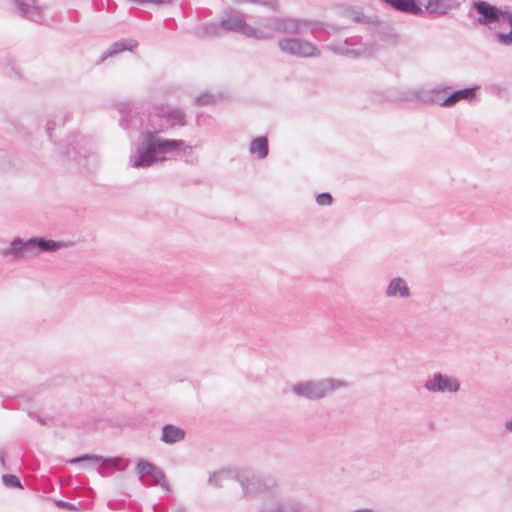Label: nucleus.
<instances>
[{
	"instance_id": "nucleus-1",
	"label": "nucleus",
	"mask_w": 512,
	"mask_h": 512,
	"mask_svg": "<svg viewBox=\"0 0 512 512\" xmlns=\"http://www.w3.org/2000/svg\"><path fill=\"white\" fill-rule=\"evenodd\" d=\"M166 119L168 126L184 127L187 124L186 114L180 108H171L166 105L155 107L154 113L149 115V126L141 132V141L136 145V151L130 156L129 163L134 168H148L158 162H163L165 154L184 151L185 141L181 139H167L158 136L164 131L162 124L156 121Z\"/></svg>"
},
{
	"instance_id": "nucleus-2",
	"label": "nucleus",
	"mask_w": 512,
	"mask_h": 512,
	"mask_svg": "<svg viewBox=\"0 0 512 512\" xmlns=\"http://www.w3.org/2000/svg\"><path fill=\"white\" fill-rule=\"evenodd\" d=\"M68 243L55 241L46 237H31L26 240L15 237L9 246L3 250L5 255H11L13 259L32 257L43 252H56L58 249L67 247Z\"/></svg>"
},
{
	"instance_id": "nucleus-3",
	"label": "nucleus",
	"mask_w": 512,
	"mask_h": 512,
	"mask_svg": "<svg viewBox=\"0 0 512 512\" xmlns=\"http://www.w3.org/2000/svg\"><path fill=\"white\" fill-rule=\"evenodd\" d=\"M274 23L276 24V33L300 34L305 28L309 29L310 32L320 40H324L326 36L334 35L339 32L337 26L317 20L276 17Z\"/></svg>"
},
{
	"instance_id": "nucleus-4",
	"label": "nucleus",
	"mask_w": 512,
	"mask_h": 512,
	"mask_svg": "<svg viewBox=\"0 0 512 512\" xmlns=\"http://www.w3.org/2000/svg\"><path fill=\"white\" fill-rule=\"evenodd\" d=\"M348 383L334 378H324L319 380H307L293 384L292 392L302 398L309 400H319L334 390L346 387Z\"/></svg>"
},
{
	"instance_id": "nucleus-5",
	"label": "nucleus",
	"mask_w": 512,
	"mask_h": 512,
	"mask_svg": "<svg viewBox=\"0 0 512 512\" xmlns=\"http://www.w3.org/2000/svg\"><path fill=\"white\" fill-rule=\"evenodd\" d=\"M82 462H89L90 467H97L98 473L103 476H110L114 471L123 472L125 471L130 461L124 460L120 457H104L96 454H82L67 460V464L75 465Z\"/></svg>"
},
{
	"instance_id": "nucleus-6",
	"label": "nucleus",
	"mask_w": 512,
	"mask_h": 512,
	"mask_svg": "<svg viewBox=\"0 0 512 512\" xmlns=\"http://www.w3.org/2000/svg\"><path fill=\"white\" fill-rule=\"evenodd\" d=\"M503 10L504 6H497L486 0H476L471 5L469 17H472L473 12L476 13L474 23L491 29L493 24L502 21Z\"/></svg>"
},
{
	"instance_id": "nucleus-7",
	"label": "nucleus",
	"mask_w": 512,
	"mask_h": 512,
	"mask_svg": "<svg viewBox=\"0 0 512 512\" xmlns=\"http://www.w3.org/2000/svg\"><path fill=\"white\" fill-rule=\"evenodd\" d=\"M135 471L138 474V480L146 486L160 485L167 492L171 491L169 483L166 481L165 473L154 463L147 459L140 458L135 465Z\"/></svg>"
},
{
	"instance_id": "nucleus-8",
	"label": "nucleus",
	"mask_w": 512,
	"mask_h": 512,
	"mask_svg": "<svg viewBox=\"0 0 512 512\" xmlns=\"http://www.w3.org/2000/svg\"><path fill=\"white\" fill-rule=\"evenodd\" d=\"M277 45L283 53L299 58L319 57L321 55L320 49L315 44L301 38L285 37L280 39Z\"/></svg>"
},
{
	"instance_id": "nucleus-9",
	"label": "nucleus",
	"mask_w": 512,
	"mask_h": 512,
	"mask_svg": "<svg viewBox=\"0 0 512 512\" xmlns=\"http://www.w3.org/2000/svg\"><path fill=\"white\" fill-rule=\"evenodd\" d=\"M220 26L222 30L238 33L247 38H250V35L255 33L253 26L246 22L245 15L235 9H229L224 12Z\"/></svg>"
},
{
	"instance_id": "nucleus-10",
	"label": "nucleus",
	"mask_w": 512,
	"mask_h": 512,
	"mask_svg": "<svg viewBox=\"0 0 512 512\" xmlns=\"http://www.w3.org/2000/svg\"><path fill=\"white\" fill-rule=\"evenodd\" d=\"M235 479L240 483L245 496L262 493L268 489L265 481L249 469L237 471Z\"/></svg>"
},
{
	"instance_id": "nucleus-11",
	"label": "nucleus",
	"mask_w": 512,
	"mask_h": 512,
	"mask_svg": "<svg viewBox=\"0 0 512 512\" xmlns=\"http://www.w3.org/2000/svg\"><path fill=\"white\" fill-rule=\"evenodd\" d=\"M424 388L433 393H456L460 390V382L454 377L436 372L424 383Z\"/></svg>"
},
{
	"instance_id": "nucleus-12",
	"label": "nucleus",
	"mask_w": 512,
	"mask_h": 512,
	"mask_svg": "<svg viewBox=\"0 0 512 512\" xmlns=\"http://www.w3.org/2000/svg\"><path fill=\"white\" fill-rule=\"evenodd\" d=\"M88 139L80 133H73L68 136L66 145L61 151L63 157L67 159L77 160L78 158H86L88 150L86 149Z\"/></svg>"
},
{
	"instance_id": "nucleus-13",
	"label": "nucleus",
	"mask_w": 512,
	"mask_h": 512,
	"mask_svg": "<svg viewBox=\"0 0 512 512\" xmlns=\"http://www.w3.org/2000/svg\"><path fill=\"white\" fill-rule=\"evenodd\" d=\"M461 0H427L424 8V15L427 13L434 17L447 15L450 11L458 9Z\"/></svg>"
},
{
	"instance_id": "nucleus-14",
	"label": "nucleus",
	"mask_w": 512,
	"mask_h": 512,
	"mask_svg": "<svg viewBox=\"0 0 512 512\" xmlns=\"http://www.w3.org/2000/svg\"><path fill=\"white\" fill-rule=\"evenodd\" d=\"M395 11L414 15L424 16V9L419 0H381Z\"/></svg>"
},
{
	"instance_id": "nucleus-15",
	"label": "nucleus",
	"mask_w": 512,
	"mask_h": 512,
	"mask_svg": "<svg viewBox=\"0 0 512 512\" xmlns=\"http://www.w3.org/2000/svg\"><path fill=\"white\" fill-rule=\"evenodd\" d=\"M138 42L131 38H122L118 41L113 42L109 48L104 51L97 61V64H102L107 58L115 56L124 51H133L137 48Z\"/></svg>"
},
{
	"instance_id": "nucleus-16",
	"label": "nucleus",
	"mask_w": 512,
	"mask_h": 512,
	"mask_svg": "<svg viewBox=\"0 0 512 512\" xmlns=\"http://www.w3.org/2000/svg\"><path fill=\"white\" fill-rule=\"evenodd\" d=\"M343 16L353 20L356 23L380 25L381 21L378 16H367L364 14L363 9L356 6H346L342 8Z\"/></svg>"
},
{
	"instance_id": "nucleus-17",
	"label": "nucleus",
	"mask_w": 512,
	"mask_h": 512,
	"mask_svg": "<svg viewBox=\"0 0 512 512\" xmlns=\"http://www.w3.org/2000/svg\"><path fill=\"white\" fill-rule=\"evenodd\" d=\"M276 17H266L260 22L259 27H253L255 31L254 35H250V38L255 40H270L276 34V24L274 21Z\"/></svg>"
},
{
	"instance_id": "nucleus-18",
	"label": "nucleus",
	"mask_w": 512,
	"mask_h": 512,
	"mask_svg": "<svg viewBox=\"0 0 512 512\" xmlns=\"http://www.w3.org/2000/svg\"><path fill=\"white\" fill-rule=\"evenodd\" d=\"M358 40L356 37L347 38L344 42L331 44L329 48L335 53L351 58H358L363 54V50L361 48H352V46L356 45Z\"/></svg>"
},
{
	"instance_id": "nucleus-19",
	"label": "nucleus",
	"mask_w": 512,
	"mask_h": 512,
	"mask_svg": "<svg viewBox=\"0 0 512 512\" xmlns=\"http://www.w3.org/2000/svg\"><path fill=\"white\" fill-rule=\"evenodd\" d=\"M185 436V430L168 423L162 426V434L160 440L166 444H175L184 440Z\"/></svg>"
},
{
	"instance_id": "nucleus-20",
	"label": "nucleus",
	"mask_w": 512,
	"mask_h": 512,
	"mask_svg": "<svg viewBox=\"0 0 512 512\" xmlns=\"http://www.w3.org/2000/svg\"><path fill=\"white\" fill-rule=\"evenodd\" d=\"M478 87H466L458 90H449L448 97L446 98V103L451 104V107L454 106L457 102L461 100L472 101L477 96Z\"/></svg>"
},
{
	"instance_id": "nucleus-21",
	"label": "nucleus",
	"mask_w": 512,
	"mask_h": 512,
	"mask_svg": "<svg viewBox=\"0 0 512 512\" xmlns=\"http://www.w3.org/2000/svg\"><path fill=\"white\" fill-rule=\"evenodd\" d=\"M385 293L388 297L407 298L410 296V289L403 278L395 277L390 280Z\"/></svg>"
},
{
	"instance_id": "nucleus-22",
	"label": "nucleus",
	"mask_w": 512,
	"mask_h": 512,
	"mask_svg": "<svg viewBox=\"0 0 512 512\" xmlns=\"http://www.w3.org/2000/svg\"><path fill=\"white\" fill-rule=\"evenodd\" d=\"M502 21H506L510 25L509 32L496 31L493 36L495 40L504 46L512 45V10L508 6H504Z\"/></svg>"
},
{
	"instance_id": "nucleus-23",
	"label": "nucleus",
	"mask_w": 512,
	"mask_h": 512,
	"mask_svg": "<svg viewBox=\"0 0 512 512\" xmlns=\"http://www.w3.org/2000/svg\"><path fill=\"white\" fill-rule=\"evenodd\" d=\"M249 151L252 154H257L259 159H264L269 153L268 138L266 136H259L250 142Z\"/></svg>"
},
{
	"instance_id": "nucleus-24",
	"label": "nucleus",
	"mask_w": 512,
	"mask_h": 512,
	"mask_svg": "<svg viewBox=\"0 0 512 512\" xmlns=\"http://www.w3.org/2000/svg\"><path fill=\"white\" fill-rule=\"evenodd\" d=\"M450 87L449 86H443L437 89H432L428 93L427 99H425L426 102H430L433 104H437L442 107H451V104L444 102L446 98L448 97Z\"/></svg>"
},
{
	"instance_id": "nucleus-25",
	"label": "nucleus",
	"mask_w": 512,
	"mask_h": 512,
	"mask_svg": "<svg viewBox=\"0 0 512 512\" xmlns=\"http://www.w3.org/2000/svg\"><path fill=\"white\" fill-rule=\"evenodd\" d=\"M71 119V114L68 112H63L61 115H56L54 119L49 120L46 124V133L51 141H53L52 131L56 126L61 125L64 126L66 122Z\"/></svg>"
},
{
	"instance_id": "nucleus-26",
	"label": "nucleus",
	"mask_w": 512,
	"mask_h": 512,
	"mask_svg": "<svg viewBox=\"0 0 512 512\" xmlns=\"http://www.w3.org/2000/svg\"><path fill=\"white\" fill-rule=\"evenodd\" d=\"M46 7L43 5L34 4L29 10V15L26 19H29L35 23L42 24L44 22V11Z\"/></svg>"
},
{
	"instance_id": "nucleus-27",
	"label": "nucleus",
	"mask_w": 512,
	"mask_h": 512,
	"mask_svg": "<svg viewBox=\"0 0 512 512\" xmlns=\"http://www.w3.org/2000/svg\"><path fill=\"white\" fill-rule=\"evenodd\" d=\"M16 8L18 9V13L22 18H27L29 15V10L32 5L37 3V0H12Z\"/></svg>"
},
{
	"instance_id": "nucleus-28",
	"label": "nucleus",
	"mask_w": 512,
	"mask_h": 512,
	"mask_svg": "<svg viewBox=\"0 0 512 512\" xmlns=\"http://www.w3.org/2000/svg\"><path fill=\"white\" fill-rule=\"evenodd\" d=\"M2 483L8 488L23 489L20 478L14 474H3Z\"/></svg>"
},
{
	"instance_id": "nucleus-29",
	"label": "nucleus",
	"mask_w": 512,
	"mask_h": 512,
	"mask_svg": "<svg viewBox=\"0 0 512 512\" xmlns=\"http://www.w3.org/2000/svg\"><path fill=\"white\" fill-rule=\"evenodd\" d=\"M215 101H216V96L215 95H213L211 93H208V92H205V93H202V94L198 95L194 99V104L196 106H206V105L213 104Z\"/></svg>"
},
{
	"instance_id": "nucleus-30",
	"label": "nucleus",
	"mask_w": 512,
	"mask_h": 512,
	"mask_svg": "<svg viewBox=\"0 0 512 512\" xmlns=\"http://www.w3.org/2000/svg\"><path fill=\"white\" fill-rule=\"evenodd\" d=\"M220 30H222V27L220 26V22L219 23H207L204 25L203 27V32L205 35H208V36H216L219 34Z\"/></svg>"
},
{
	"instance_id": "nucleus-31",
	"label": "nucleus",
	"mask_w": 512,
	"mask_h": 512,
	"mask_svg": "<svg viewBox=\"0 0 512 512\" xmlns=\"http://www.w3.org/2000/svg\"><path fill=\"white\" fill-rule=\"evenodd\" d=\"M316 202L321 206L331 205L333 202V197L329 192H321L317 194Z\"/></svg>"
},
{
	"instance_id": "nucleus-32",
	"label": "nucleus",
	"mask_w": 512,
	"mask_h": 512,
	"mask_svg": "<svg viewBox=\"0 0 512 512\" xmlns=\"http://www.w3.org/2000/svg\"><path fill=\"white\" fill-rule=\"evenodd\" d=\"M379 38L381 40L388 41V42H396L398 36L392 28H387L385 31L380 32Z\"/></svg>"
},
{
	"instance_id": "nucleus-33",
	"label": "nucleus",
	"mask_w": 512,
	"mask_h": 512,
	"mask_svg": "<svg viewBox=\"0 0 512 512\" xmlns=\"http://www.w3.org/2000/svg\"><path fill=\"white\" fill-rule=\"evenodd\" d=\"M134 119L135 117L132 115L131 111H129L120 119L119 124L123 129H130L134 126Z\"/></svg>"
},
{
	"instance_id": "nucleus-34",
	"label": "nucleus",
	"mask_w": 512,
	"mask_h": 512,
	"mask_svg": "<svg viewBox=\"0 0 512 512\" xmlns=\"http://www.w3.org/2000/svg\"><path fill=\"white\" fill-rule=\"evenodd\" d=\"M54 504L56 507H58L60 509H65L68 511H76L77 510V507L73 503L65 501V500L57 499L54 501Z\"/></svg>"
},
{
	"instance_id": "nucleus-35",
	"label": "nucleus",
	"mask_w": 512,
	"mask_h": 512,
	"mask_svg": "<svg viewBox=\"0 0 512 512\" xmlns=\"http://www.w3.org/2000/svg\"><path fill=\"white\" fill-rule=\"evenodd\" d=\"M261 5L268 7L274 12L278 11L279 9V3L277 0H262Z\"/></svg>"
},
{
	"instance_id": "nucleus-36",
	"label": "nucleus",
	"mask_w": 512,
	"mask_h": 512,
	"mask_svg": "<svg viewBox=\"0 0 512 512\" xmlns=\"http://www.w3.org/2000/svg\"><path fill=\"white\" fill-rule=\"evenodd\" d=\"M208 484L214 487H221L220 480L216 472L210 474Z\"/></svg>"
},
{
	"instance_id": "nucleus-37",
	"label": "nucleus",
	"mask_w": 512,
	"mask_h": 512,
	"mask_svg": "<svg viewBox=\"0 0 512 512\" xmlns=\"http://www.w3.org/2000/svg\"><path fill=\"white\" fill-rule=\"evenodd\" d=\"M28 416L32 419H35L36 421H38L41 425H47L48 422H47V419L36 414L35 412L33 411H29L28 412Z\"/></svg>"
},
{
	"instance_id": "nucleus-38",
	"label": "nucleus",
	"mask_w": 512,
	"mask_h": 512,
	"mask_svg": "<svg viewBox=\"0 0 512 512\" xmlns=\"http://www.w3.org/2000/svg\"><path fill=\"white\" fill-rule=\"evenodd\" d=\"M174 0H147V3H153L157 5H171Z\"/></svg>"
},
{
	"instance_id": "nucleus-39",
	"label": "nucleus",
	"mask_w": 512,
	"mask_h": 512,
	"mask_svg": "<svg viewBox=\"0 0 512 512\" xmlns=\"http://www.w3.org/2000/svg\"><path fill=\"white\" fill-rule=\"evenodd\" d=\"M7 60H8V65L10 66V69H9V72L8 74H14L16 75L17 77L21 78V74L17 71V69L12 65L11 63V59L7 57Z\"/></svg>"
},
{
	"instance_id": "nucleus-40",
	"label": "nucleus",
	"mask_w": 512,
	"mask_h": 512,
	"mask_svg": "<svg viewBox=\"0 0 512 512\" xmlns=\"http://www.w3.org/2000/svg\"><path fill=\"white\" fill-rule=\"evenodd\" d=\"M235 4L252 3L261 5L262 0H233Z\"/></svg>"
},
{
	"instance_id": "nucleus-41",
	"label": "nucleus",
	"mask_w": 512,
	"mask_h": 512,
	"mask_svg": "<svg viewBox=\"0 0 512 512\" xmlns=\"http://www.w3.org/2000/svg\"><path fill=\"white\" fill-rule=\"evenodd\" d=\"M505 429L512 432V418L505 423Z\"/></svg>"
},
{
	"instance_id": "nucleus-42",
	"label": "nucleus",
	"mask_w": 512,
	"mask_h": 512,
	"mask_svg": "<svg viewBox=\"0 0 512 512\" xmlns=\"http://www.w3.org/2000/svg\"><path fill=\"white\" fill-rule=\"evenodd\" d=\"M0 462L2 465H5V457L3 452H0Z\"/></svg>"
},
{
	"instance_id": "nucleus-43",
	"label": "nucleus",
	"mask_w": 512,
	"mask_h": 512,
	"mask_svg": "<svg viewBox=\"0 0 512 512\" xmlns=\"http://www.w3.org/2000/svg\"><path fill=\"white\" fill-rule=\"evenodd\" d=\"M175 512H187V510H186V508H185V507L180 506V507H178V508L176 509V511H175Z\"/></svg>"
},
{
	"instance_id": "nucleus-44",
	"label": "nucleus",
	"mask_w": 512,
	"mask_h": 512,
	"mask_svg": "<svg viewBox=\"0 0 512 512\" xmlns=\"http://www.w3.org/2000/svg\"><path fill=\"white\" fill-rule=\"evenodd\" d=\"M19 398H21V399H25L27 402H29V401H30V398H28V397H26V396H24V395L19 396Z\"/></svg>"
}]
</instances>
